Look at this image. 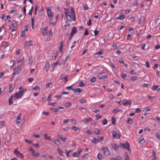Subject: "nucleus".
I'll use <instances>...</instances> for the list:
<instances>
[{"label":"nucleus","instance_id":"33","mask_svg":"<svg viewBox=\"0 0 160 160\" xmlns=\"http://www.w3.org/2000/svg\"><path fill=\"white\" fill-rule=\"evenodd\" d=\"M44 9L43 8V7H42L41 9L40 10H39L38 11L39 14L40 15H42L44 13Z\"/></svg>","mask_w":160,"mask_h":160},{"label":"nucleus","instance_id":"31","mask_svg":"<svg viewBox=\"0 0 160 160\" xmlns=\"http://www.w3.org/2000/svg\"><path fill=\"white\" fill-rule=\"evenodd\" d=\"M63 42L62 41L60 42V46L59 48V51L60 52H62V50L63 49Z\"/></svg>","mask_w":160,"mask_h":160},{"label":"nucleus","instance_id":"35","mask_svg":"<svg viewBox=\"0 0 160 160\" xmlns=\"http://www.w3.org/2000/svg\"><path fill=\"white\" fill-rule=\"evenodd\" d=\"M9 92H10L13 91V87L12 84H10L9 85Z\"/></svg>","mask_w":160,"mask_h":160},{"label":"nucleus","instance_id":"2","mask_svg":"<svg viewBox=\"0 0 160 160\" xmlns=\"http://www.w3.org/2000/svg\"><path fill=\"white\" fill-rule=\"evenodd\" d=\"M48 27H46L42 29V36H44L47 35V37L46 38L47 41H49L50 40L52 36V33L51 29H50L48 31Z\"/></svg>","mask_w":160,"mask_h":160},{"label":"nucleus","instance_id":"15","mask_svg":"<svg viewBox=\"0 0 160 160\" xmlns=\"http://www.w3.org/2000/svg\"><path fill=\"white\" fill-rule=\"evenodd\" d=\"M20 72V69L18 68H16L13 69V72L12 74V77H14L16 75L18 74Z\"/></svg>","mask_w":160,"mask_h":160},{"label":"nucleus","instance_id":"64","mask_svg":"<svg viewBox=\"0 0 160 160\" xmlns=\"http://www.w3.org/2000/svg\"><path fill=\"white\" fill-rule=\"evenodd\" d=\"M101 118H102L101 116L99 114H97L96 116V118L97 120L100 119Z\"/></svg>","mask_w":160,"mask_h":160},{"label":"nucleus","instance_id":"62","mask_svg":"<svg viewBox=\"0 0 160 160\" xmlns=\"http://www.w3.org/2000/svg\"><path fill=\"white\" fill-rule=\"evenodd\" d=\"M32 145L36 148H39V145L38 143H36L35 144H33Z\"/></svg>","mask_w":160,"mask_h":160},{"label":"nucleus","instance_id":"53","mask_svg":"<svg viewBox=\"0 0 160 160\" xmlns=\"http://www.w3.org/2000/svg\"><path fill=\"white\" fill-rule=\"evenodd\" d=\"M146 66L147 68H148L150 67L149 62L148 61H147L145 62Z\"/></svg>","mask_w":160,"mask_h":160},{"label":"nucleus","instance_id":"48","mask_svg":"<svg viewBox=\"0 0 160 160\" xmlns=\"http://www.w3.org/2000/svg\"><path fill=\"white\" fill-rule=\"evenodd\" d=\"M102 154L100 153H99L98 154V156H97V158L98 159L101 160L102 159Z\"/></svg>","mask_w":160,"mask_h":160},{"label":"nucleus","instance_id":"26","mask_svg":"<svg viewBox=\"0 0 160 160\" xmlns=\"http://www.w3.org/2000/svg\"><path fill=\"white\" fill-rule=\"evenodd\" d=\"M99 78L101 79H103L107 78V75H102L101 73H99L98 75Z\"/></svg>","mask_w":160,"mask_h":160},{"label":"nucleus","instance_id":"25","mask_svg":"<svg viewBox=\"0 0 160 160\" xmlns=\"http://www.w3.org/2000/svg\"><path fill=\"white\" fill-rule=\"evenodd\" d=\"M145 21V18L143 17L142 16L140 17L138 22V23L139 24H142Z\"/></svg>","mask_w":160,"mask_h":160},{"label":"nucleus","instance_id":"9","mask_svg":"<svg viewBox=\"0 0 160 160\" xmlns=\"http://www.w3.org/2000/svg\"><path fill=\"white\" fill-rule=\"evenodd\" d=\"M102 150L103 151L104 154L106 156H109L110 155V152L108 147H103Z\"/></svg>","mask_w":160,"mask_h":160},{"label":"nucleus","instance_id":"54","mask_svg":"<svg viewBox=\"0 0 160 160\" xmlns=\"http://www.w3.org/2000/svg\"><path fill=\"white\" fill-rule=\"evenodd\" d=\"M103 52V50H101L98 52H96L95 53V55H101L102 53Z\"/></svg>","mask_w":160,"mask_h":160},{"label":"nucleus","instance_id":"46","mask_svg":"<svg viewBox=\"0 0 160 160\" xmlns=\"http://www.w3.org/2000/svg\"><path fill=\"white\" fill-rule=\"evenodd\" d=\"M22 50L20 49H18L17 50L16 52V54L18 55H20L21 54Z\"/></svg>","mask_w":160,"mask_h":160},{"label":"nucleus","instance_id":"41","mask_svg":"<svg viewBox=\"0 0 160 160\" xmlns=\"http://www.w3.org/2000/svg\"><path fill=\"white\" fill-rule=\"evenodd\" d=\"M86 101L87 100L84 98H82L79 101L82 104L86 103Z\"/></svg>","mask_w":160,"mask_h":160},{"label":"nucleus","instance_id":"32","mask_svg":"<svg viewBox=\"0 0 160 160\" xmlns=\"http://www.w3.org/2000/svg\"><path fill=\"white\" fill-rule=\"evenodd\" d=\"M33 61V59L32 56H30L29 57V59L28 61V63L30 65L32 64Z\"/></svg>","mask_w":160,"mask_h":160},{"label":"nucleus","instance_id":"43","mask_svg":"<svg viewBox=\"0 0 160 160\" xmlns=\"http://www.w3.org/2000/svg\"><path fill=\"white\" fill-rule=\"evenodd\" d=\"M152 156L153 157V158H152V160H156V153L155 152L153 151L152 152Z\"/></svg>","mask_w":160,"mask_h":160},{"label":"nucleus","instance_id":"45","mask_svg":"<svg viewBox=\"0 0 160 160\" xmlns=\"http://www.w3.org/2000/svg\"><path fill=\"white\" fill-rule=\"evenodd\" d=\"M120 111L119 110L118 108H115L114 109L113 111L112 112L116 114Z\"/></svg>","mask_w":160,"mask_h":160},{"label":"nucleus","instance_id":"37","mask_svg":"<svg viewBox=\"0 0 160 160\" xmlns=\"http://www.w3.org/2000/svg\"><path fill=\"white\" fill-rule=\"evenodd\" d=\"M58 61H57L56 62H55V63H53L52 65V70H53V71H54L55 68H56V66L58 64Z\"/></svg>","mask_w":160,"mask_h":160},{"label":"nucleus","instance_id":"23","mask_svg":"<svg viewBox=\"0 0 160 160\" xmlns=\"http://www.w3.org/2000/svg\"><path fill=\"white\" fill-rule=\"evenodd\" d=\"M125 16L124 15H122V14H120L118 17L116 18V19L120 20H124L125 18Z\"/></svg>","mask_w":160,"mask_h":160},{"label":"nucleus","instance_id":"19","mask_svg":"<svg viewBox=\"0 0 160 160\" xmlns=\"http://www.w3.org/2000/svg\"><path fill=\"white\" fill-rule=\"evenodd\" d=\"M53 18L49 19V21L50 23V25L51 26H54L56 25L57 21H56L55 22H53Z\"/></svg>","mask_w":160,"mask_h":160},{"label":"nucleus","instance_id":"24","mask_svg":"<svg viewBox=\"0 0 160 160\" xmlns=\"http://www.w3.org/2000/svg\"><path fill=\"white\" fill-rule=\"evenodd\" d=\"M99 141V138H94L92 141V142L95 144H97Z\"/></svg>","mask_w":160,"mask_h":160},{"label":"nucleus","instance_id":"22","mask_svg":"<svg viewBox=\"0 0 160 160\" xmlns=\"http://www.w3.org/2000/svg\"><path fill=\"white\" fill-rule=\"evenodd\" d=\"M77 32V28L75 27H73L71 30V32L70 34L72 35H73L75 33Z\"/></svg>","mask_w":160,"mask_h":160},{"label":"nucleus","instance_id":"12","mask_svg":"<svg viewBox=\"0 0 160 160\" xmlns=\"http://www.w3.org/2000/svg\"><path fill=\"white\" fill-rule=\"evenodd\" d=\"M32 41H26L25 42L24 45V48L27 49L28 47L32 46Z\"/></svg>","mask_w":160,"mask_h":160},{"label":"nucleus","instance_id":"28","mask_svg":"<svg viewBox=\"0 0 160 160\" xmlns=\"http://www.w3.org/2000/svg\"><path fill=\"white\" fill-rule=\"evenodd\" d=\"M13 97L11 96L9 98L8 100L9 105H11L13 103L12 100H13Z\"/></svg>","mask_w":160,"mask_h":160},{"label":"nucleus","instance_id":"11","mask_svg":"<svg viewBox=\"0 0 160 160\" xmlns=\"http://www.w3.org/2000/svg\"><path fill=\"white\" fill-rule=\"evenodd\" d=\"M112 134L113 138L115 139H118L120 137V135L116 131H113Z\"/></svg>","mask_w":160,"mask_h":160},{"label":"nucleus","instance_id":"55","mask_svg":"<svg viewBox=\"0 0 160 160\" xmlns=\"http://www.w3.org/2000/svg\"><path fill=\"white\" fill-rule=\"evenodd\" d=\"M102 123L103 125H105L107 123V121L106 119H104L102 121Z\"/></svg>","mask_w":160,"mask_h":160},{"label":"nucleus","instance_id":"16","mask_svg":"<svg viewBox=\"0 0 160 160\" xmlns=\"http://www.w3.org/2000/svg\"><path fill=\"white\" fill-rule=\"evenodd\" d=\"M112 148L115 151H118L119 150V147H120V146H119V145L115 144H112Z\"/></svg>","mask_w":160,"mask_h":160},{"label":"nucleus","instance_id":"10","mask_svg":"<svg viewBox=\"0 0 160 160\" xmlns=\"http://www.w3.org/2000/svg\"><path fill=\"white\" fill-rule=\"evenodd\" d=\"M132 101L130 100H127L124 99L122 102V103L124 105L129 106V107L132 104Z\"/></svg>","mask_w":160,"mask_h":160},{"label":"nucleus","instance_id":"51","mask_svg":"<svg viewBox=\"0 0 160 160\" xmlns=\"http://www.w3.org/2000/svg\"><path fill=\"white\" fill-rule=\"evenodd\" d=\"M2 45L4 48H6L9 46V44L8 42H5L3 43Z\"/></svg>","mask_w":160,"mask_h":160},{"label":"nucleus","instance_id":"27","mask_svg":"<svg viewBox=\"0 0 160 160\" xmlns=\"http://www.w3.org/2000/svg\"><path fill=\"white\" fill-rule=\"evenodd\" d=\"M72 129L75 131H78V132H80V130L78 128L76 127L75 126H73L72 127Z\"/></svg>","mask_w":160,"mask_h":160},{"label":"nucleus","instance_id":"40","mask_svg":"<svg viewBox=\"0 0 160 160\" xmlns=\"http://www.w3.org/2000/svg\"><path fill=\"white\" fill-rule=\"evenodd\" d=\"M133 122V121L132 119L128 118L127 121V123L130 125L132 124Z\"/></svg>","mask_w":160,"mask_h":160},{"label":"nucleus","instance_id":"59","mask_svg":"<svg viewBox=\"0 0 160 160\" xmlns=\"http://www.w3.org/2000/svg\"><path fill=\"white\" fill-rule=\"evenodd\" d=\"M79 86L80 87L84 86H85V84L82 82L81 81L79 83Z\"/></svg>","mask_w":160,"mask_h":160},{"label":"nucleus","instance_id":"14","mask_svg":"<svg viewBox=\"0 0 160 160\" xmlns=\"http://www.w3.org/2000/svg\"><path fill=\"white\" fill-rule=\"evenodd\" d=\"M21 114L20 113L17 117L16 119V124L18 126H19L20 125V123L21 122Z\"/></svg>","mask_w":160,"mask_h":160},{"label":"nucleus","instance_id":"13","mask_svg":"<svg viewBox=\"0 0 160 160\" xmlns=\"http://www.w3.org/2000/svg\"><path fill=\"white\" fill-rule=\"evenodd\" d=\"M14 153L18 157L23 158L24 157L23 155L20 152L18 151L17 149H15L14 151Z\"/></svg>","mask_w":160,"mask_h":160},{"label":"nucleus","instance_id":"61","mask_svg":"<svg viewBox=\"0 0 160 160\" xmlns=\"http://www.w3.org/2000/svg\"><path fill=\"white\" fill-rule=\"evenodd\" d=\"M137 78L136 77V76H133L132 78L131 79H130V80H131V81H136L137 80Z\"/></svg>","mask_w":160,"mask_h":160},{"label":"nucleus","instance_id":"49","mask_svg":"<svg viewBox=\"0 0 160 160\" xmlns=\"http://www.w3.org/2000/svg\"><path fill=\"white\" fill-rule=\"evenodd\" d=\"M158 86L157 85H154L151 88V89L152 90H155L157 88H158Z\"/></svg>","mask_w":160,"mask_h":160},{"label":"nucleus","instance_id":"29","mask_svg":"<svg viewBox=\"0 0 160 160\" xmlns=\"http://www.w3.org/2000/svg\"><path fill=\"white\" fill-rule=\"evenodd\" d=\"M121 157L119 155L117 156L116 158H111V160H121Z\"/></svg>","mask_w":160,"mask_h":160},{"label":"nucleus","instance_id":"42","mask_svg":"<svg viewBox=\"0 0 160 160\" xmlns=\"http://www.w3.org/2000/svg\"><path fill=\"white\" fill-rule=\"evenodd\" d=\"M74 90V92H75V93L77 92V93H80L82 91V90H81L80 88L76 89Z\"/></svg>","mask_w":160,"mask_h":160},{"label":"nucleus","instance_id":"36","mask_svg":"<svg viewBox=\"0 0 160 160\" xmlns=\"http://www.w3.org/2000/svg\"><path fill=\"white\" fill-rule=\"evenodd\" d=\"M40 87L38 85H36L35 87L32 88V90L34 91H37L39 90Z\"/></svg>","mask_w":160,"mask_h":160},{"label":"nucleus","instance_id":"38","mask_svg":"<svg viewBox=\"0 0 160 160\" xmlns=\"http://www.w3.org/2000/svg\"><path fill=\"white\" fill-rule=\"evenodd\" d=\"M94 132L97 135H100L101 134L100 131L97 128H96L94 130Z\"/></svg>","mask_w":160,"mask_h":160},{"label":"nucleus","instance_id":"39","mask_svg":"<svg viewBox=\"0 0 160 160\" xmlns=\"http://www.w3.org/2000/svg\"><path fill=\"white\" fill-rule=\"evenodd\" d=\"M5 122L4 121H0V128H2L4 126Z\"/></svg>","mask_w":160,"mask_h":160},{"label":"nucleus","instance_id":"52","mask_svg":"<svg viewBox=\"0 0 160 160\" xmlns=\"http://www.w3.org/2000/svg\"><path fill=\"white\" fill-rule=\"evenodd\" d=\"M15 31L16 30L14 29H12L11 31V33L12 35H14L16 33V32Z\"/></svg>","mask_w":160,"mask_h":160},{"label":"nucleus","instance_id":"7","mask_svg":"<svg viewBox=\"0 0 160 160\" xmlns=\"http://www.w3.org/2000/svg\"><path fill=\"white\" fill-rule=\"evenodd\" d=\"M120 147H122L123 149H126L129 151L131 150L130 145L128 142H126L125 143L122 144H121Z\"/></svg>","mask_w":160,"mask_h":160},{"label":"nucleus","instance_id":"21","mask_svg":"<svg viewBox=\"0 0 160 160\" xmlns=\"http://www.w3.org/2000/svg\"><path fill=\"white\" fill-rule=\"evenodd\" d=\"M92 119L91 118H84L82 121V122L85 124H87L89 122L92 121Z\"/></svg>","mask_w":160,"mask_h":160},{"label":"nucleus","instance_id":"8","mask_svg":"<svg viewBox=\"0 0 160 160\" xmlns=\"http://www.w3.org/2000/svg\"><path fill=\"white\" fill-rule=\"evenodd\" d=\"M24 59L25 58L24 57L18 59L17 65V66L18 68H19L24 63Z\"/></svg>","mask_w":160,"mask_h":160},{"label":"nucleus","instance_id":"60","mask_svg":"<svg viewBox=\"0 0 160 160\" xmlns=\"http://www.w3.org/2000/svg\"><path fill=\"white\" fill-rule=\"evenodd\" d=\"M29 26L28 25H26L24 27V30L25 31H28V29Z\"/></svg>","mask_w":160,"mask_h":160},{"label":"nucleus","instance_id":"56","mask_svg":"<svg viewBox=\"0 0 160 160\" xmlns=\"http://www.w3.org/2000/svg\"><path fill=\"white\" fill-rule=\"evenodd\" d=\"M12 26L13 27H16L17 26L16 22L15 21L13 22L12 24Z\"/></svg>","mask_w":160,"mask_h":160},{"label":"nucleus","instance_id":"30","mask_svg":"<svg viewBox=\"0 0 160 160\" xmlns=\"http://www.w3.org/2000/svg\"><path fill=\"white\" fill-rule=\"evenodd\" d=\"M52 142L57 145H59L61 144L60 142L57 139L53 140L52 141Z\"/></svg>","mask_w":160,"mask_h":160},{"label":"nucleus","instance_id":"47","mask_svg":"<svg viewBox=\"0 0 160 160\" xmlns=\"http://www.w3.org/2000/svg\"><path fill=\"white\" fill-rule=\"evenodd\" d=\"M144 142L145 140L143 138L140 139L139 142V143L142 144H143L144 143Z\"/></svg>","mask_w":160,"mask_h":160},{"label":"nucleus","instance_id":"44","mask_svg":"<svg viewBox=\"0 0 160 160\" xmlns=\"http://www.w3.org/2000/svg\"><path fill=\"white\" fill-rule=\"evenodd\" d=\"M52 93L48 95V100L49 102L52 101V98H51V97H52Z\"/></svg>","mask_w":160,"mask_h":160},{"label":"nucleus","instance_id":"1","mask_svg":"<svg viewBox=\"0 0 160 160\" xmlns=\"http://www.w3.org/2000/svg\"><path fill=\"white\" fill-rule=\"evenodd\" d=\"M65 14L67 20L69 22L76 20L75 14L74 9L71 8V11L68 8H64Z\"/></svg>","mask_w":160,"mask_h":160},{"label":"nucleus","instance_id":"57","mask_svg":"<svg viewBox=\"0 0 160 160\" xmlns=\"http://www.w3.org/2000/svg\"><path fill=\"white\" fill-rule=\"evenodd\" d=\"M31 23H32V28L33 29L34 28V20L33 18H32L31 19Z\"/></svg>","mask_w":160,"mask_h":160},{"label":"nucleus","instance_id":"18","mask_svg":"<svg viewBox=\"0 0 160 160\" xmlns=\"http://www.w3.org/2000/svg\"><path fill=\"white\" fill-rule=\"evenodd\" d=\"M50 65L48 62H46L44 68L46 72H48V71L50 68Z\"/></svg>","mask_w":160,"mask_h":160},{"label":"nucleus","instance_id":"5","mask_svg":"<svg viewBox=\"0 0 160 160\" xmlns=\"http://www.w3.org/2000/svg\"><path fill=\"white\" fill-rule=\"evenodd\" d=\"M82 152V150L80 148H79L77 149V151L74 152L72 154V156L76 158H78Z\"/></svg>","mask_w":160,"mask_h":160},{"label":"nucleus","instance_id":"58","mask_svg":"<svg viewBox=\"0 0 160 160\" xmlns=\"http://www.w3.org/2000/svg\"><path fill=\"white\" fill-rule=\"evenodd\" d=\"M10 63L11 64H12V67L15 65V62L14 60H10Z\"/></svg>","mask_w":160,"mask_h":160},{"label":"nucleus","instance_id":"3","mask_svg":"<svg viewBox=\"0 0 160 160\" xmlns=\"http://www.w3.org/2000/svg\"><path fill=\"white\" fill-rule=\"evenodd\" d=\"M27 91V88H24L21 90L18 91L14 95H12L13 97V100H15L18 98L21 99L24 95V93L25 91Z\"/></svg>","mask_w":160,"mask_h":160},{"label":"nucleus","instance_id":"63","mask_svg":"<svg viewBox=\"0 0 160 160\" xmlns=\"http://www.w3.org/2000/svg\"><path fill=\"white\" fill-rule=\"evenodd\" d=\"M94 33L95 36H96L98 35V34H99V31L95 30L94 31Z\"/></svg>","mask_w":160,"mask_h":160},{"label":"nucleus","instance_id":"17","mask_svg":"<svg viewBox=\"0 0 160 160\" xmlns=\"http://www.w3.org/2000/svg\"><path fill=\"white\" fill-rule=\"evenodd\" d=\"M57 138L58 139L61 140L63 142H65L67 140V138L63 137L62 135H58Z\"/></svg>","mask_w":160,"mask_h":160},{"label":"nucleus","instance_id":"4","mask_svg":"<svg viewBox=\"0 0 160 160\" xmlns=\"http://www.w3.org/2000/svg\"><path fill=\"white\" fill-rule=\"evenodd\" d=\"M47 13L49 19L53 18L54 15L52 12L51 9L49 7H47L46 8Z\"/></svg>","mask_w":160,"mask_h":160},{"label":"nucleus","instance_id":"50","mask_svg":"<svg viewBox=\"0 0 160 160\" xmlns=\"http://www.w3.org/2000/svg\"><path fill=\"white\" fill-rule=\"evenodd\" d=\"M71 105V103L70 102H68L65 105V107L68 108L69 107H70Z\"/></svg>","mask_w":160,"mask_h":160},{"label":"nucleus","instance_id":"20","mask_svg":"<svg viewBox=\"0 0 160 160\" xmlns=\"http://www.w3.org/2000/svg\"><path fill=\"white\" fill-rule=\"evenodd\" d=\"M57 150L60 156L63 157L64 156L63 152L60 148L59 147L57 149Z\"/></svg>","mask_w":160,"mask_h":160},{"label":"nucleus","instance_id":"34","mask_svg":"<svg viewBox=\"0 0 160 160\" xmlns=\"http://www.w3.org/2000/svg\"><path fill=\"white\" fill-rule=\"evenodd\" d=\"M66 152V156L67 157H69L70 156L69 155V153L70 152H72V150H69L68 151H67V150H66L65 151Z\"/></svg>","mask_w":160,"mask_h":160},{"label":"nucleus","instance_id":"6","mask_svg":"<svg viewBox=\"0 0 160 160\" xmlns=\"http://www.w3.org/2000/svg\"><path fill=\"white\" fill-rule=\"evenodd\" d=\"M29 150L30 151L33 156L38 157L39 156L40 154L38 152H36L35 150L32 147L29 148Z\"/></svg>","mask_w":160,"mask_h":160}]
</instances>
